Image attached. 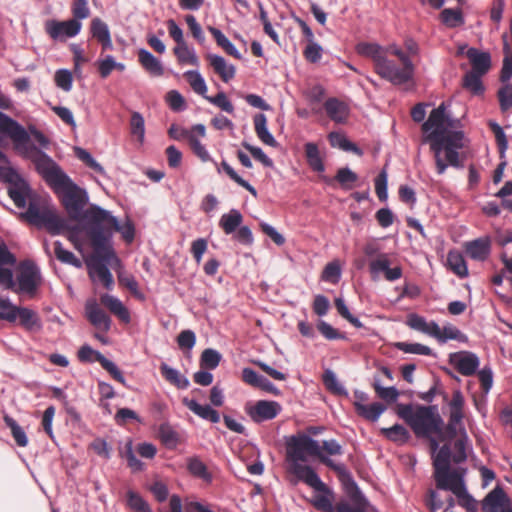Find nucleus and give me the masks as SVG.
I'll list each match as a JSON object with an SVG mask.
<instances>
[{
    "label": "nucleus",
    "mask_w": 512,
    "mask_h": 512,
    "mask_svg": "<svg viewBox=\"0 0 512 512\" xmlns=\"http://www.w3.org/2000/svg\"><path fill=\"white\" fill-rule=\"evenodd\" d=\"M465 399L460 389L453 391L449 402V417L444 422L438 405H416L399 403L397 415L412 429L415 436L429 440L432 453H436L440 442H451L459 436V429L464 426Z\"/></svg>",
    "instance_id": "obj_1"
},
{
    "label": "nucleus",
    "mask_w": 512,
    "mask_h": 512,
    "mask_svg": "<svg viewBox=\"0 0 512 512\" xmlns=\"http://www.w3.org/2000/svg\"><path fill=\"white\" fill-rule=\"evenodd\" d=\"M286 454L292 462L291 472L315 491H328V486L321 480L315 469L309 465H303L300 462L307 461V456H317L322 464L333 470L339 481L344 487L345 492L352 500L358 502L365 501V496L361 492L352 473L344 463H336L333 459L321 451L319 442L305 433H299L286 437Z\"/></svg>",
    "instance_id": "obj_2"
},
{
    "label": "nucleus",
    "mask_w": 512,
    "mask_h": 512,
    "mask_svg": "<svg viewBox=\"0 0 512 512\" xmlns=\"http://www.w3.org/2000/svg\"><path fill=\"white\" fill-rule=\"evenodd\" d=\"M15 176V182L8 187V196L19 209L20 216L37 229H46L52 236L63 235L65 231H77L74 225L64 216L58 215L56 208L46 199L33 191L30 183L15 167L8 169Z\"/></svg>",
    "instance_id": "obj_3"
},
{
    "label": "nucleus",
    "mask_w": 512,
    "mask_h": 512,
    "mask_svg": "<svg viewBox=\"0 0 512 512\" xmlns=\"http://www.w3.org/2000/svg\"><path fill=\"white\" fill-rule=\"evenodd\" d=\"M52 189L59 196L68 216L77 222V229L80 227L89 236L103 207L91 203L88 190L78 185L69 175Z\"/></svg>",
    "instance_id": "obj_4"
},
{
    "label": "nucleus",
    "mask_w": 512,
    "mask_h": 512,
    "mask_svg": "<svg viewBox=\"0 0 512 512\" xmlns=\"http://www.w3.org/2000/svg\"><path fill=\"white\" fill-rule=\"evenodd\" d=\"M0 320L13 326L17 325L28 333H39L44 327L36 310L14 303L9 295L0 296Z\"/></svg>",
    "instance_id": "obj_5"
},
{
    "label": "nucleus",
    "mask_w": 512,
    "mask_h": 512,
    "mask_svg": "<svg viewBox=\"0 0 512 512\" xmlns=\"http://www.w3.org/2000/svg\"><path fill=\"white\" fill-rule=\"evenodd\" d=\"M464 140V131H450L445 138L439 140L440 145H436L437 147L434 146V142L430 143L439 175L443 174L449 165L458 169L463 167L459 159V150L465 147Z\"/></svg>",
    "instance_id": "obj_6"
},
{
    "label": "nucleus",
    "mask_w": 512,
    "mask_h": 512,
    "mask_svg": "<svg viewBox=\"0 0 512 512\" xmlns=\"http://www.w3.org/2000/svg\"><path fill=\"white\" fill-rule=\"evenodd\" d=\"M467 57L471 64V70L464 74L462 87L473 96H483L485 93V85L482 77L486 75L491 68V54L488 51H479L475 47H470L467 50Z\"/></svg>",
    "instance_id": "obj_7"
},
{
    "label": "nucleus",
    "mask_w": 512,
    "mask_h": 512,
    "mask_svg": "<svg viewBox=\"0 0 512 512\" xmlns=\"http://www.w3.org/2000/svg\"><path fill=\"white\" fill-rule=\"evenodd\" d=\"M384 53L396 56L402 63V67H398L393 60H390L389 67L385 70V80L394 86L410 84V87H406L405 90H412L415 85V65L409 55L396 44L385 47Z\"/></svg>",
    "instance_id": "obj_8"
},
{
    "label": "nucleus",
    "mask_w": 512,
    "mask_h": 512,
    "mask_svg": "<svg viewBox=\"0 0 512 512\" xmlns=\"http://www.w3.org/2000/svg\"><path fill=\"white\" fill-rule=\"evenodd\" d=\"M446 110L447 104L442 102L430 112L427 120L423 122L422 130L425 133L422 140L423 143L430 144L434 142V146L437 147L436 145H440L439 140L445 138L450 131H455L449 128H454L456 122L459 121L446 113Z\"/></svg>",
    "instance_id": "obj_9"
},
{
    "label": "nucleus",
    "mask_w": 512,
    "mask_h": 512,
    "mask_svg": "<svg viewBox=\"0 0 512 512\" xmlns=\"http://www.w3.org/2000/svg\"><path fill=\"white\" fill-rule=\"evenodd\" d=\"M436 452L437 454L433 459L436 488L439 490H447V488L450 487L448 481L465 474L466 469H451L450 463L453 461L451 442H444L442 446L439 445Z\"/></svg>",
    "instance_id": "obj_10"
},
{
    "label": "nucleus",
    "mask_w": 512,
    "mask_h": 512,
    "mask_svg": "<svg viewBox=\"0 0 512 512\" xmlns=\"http://www.w3.org/2000/svg\"><path fill=\"white\" fill-rule=\"evenodd\" d=\"M101 211L97 224L94 225L89 236H94V233L97 231H110L112 237L114 236V232H117L125 242L132 243L134 241L136 236V226L129 216H126L124 220H121L117 216L113 215L110 210L103 208Z\"/></svg>",
    "instance_id": "obj_11"
},
{
    "label": "nucleus",
    "mask_w": 512,
    "mask_h": 512,
    "mask_svg": "<svg viewBox=\"0 0 512 512\" xmlns=\"http://www.w3.org/2000/svg\"><path fill=\"white\" fill-rule=\"evenodd\" d=\"M8 138L14 140L17 151L34 148L30 145L27 129L18 120L0 110V145H4Z\"/></svg>",
    "instance_id": "obj_12"
},
{
    "label": "nucleus",
    "mask_w": 512,
    "mask_h": 512,
    "mask_svg": "<svg viewBox=\"0 0 512 512\" xmlns=\"http://www.w3.org/2000/svg\"><path fill=\"white\" fill-rule=\"evenodd\" d=\"M91 240V244L95 251V256L100 258L106 265L111 266L114 269L122 267V262L114 247V240L112 239L111 232H100L94 233V236H88Z\"/></svg>",
    "instance_id": "obj_13"
},
{
    "label": "nucleus",
    "mask_w": 512,
    "mask_h": 512,
    "mask_svg": "<svg viewBox=\"0 0 512 512\" xmlns=\"http://www.w3.org/2000/svg\"><path fill=\"white\" fill-rule=\"evenodd\" d=\"M44 30L54 42H66L67 39L78 36L82 31V27L71 19L59 20L57 18H50L45 21Z\"/></svg>",
    "instance_id": "obj_14"
},
{
    "label": "nucleus",
    "mask_w": 512,
    "mask_h": 512,
    "mask_svg": "<svg viewBox=\"0 0 512 512\" xmlns=\"http://www.w3.org/2000/svg\"><path fill=\"white\" fill-rule=\"evenodd\" d=\"M35 170L52 188L68 175L44 150H39V157L35 162Z\"/></svg>",
    "instance_id": "obj_15"
},
{
    "label": "nucleus",
    "mask_w": 512,
    "mask_h": 512,
    "mask_svg": "<svg viewBox=\"0 0 512 512\" xmlns=\"http://www.w3.org/2000/svg\"><path fill=\"white\" fill-rule=\"evenodd\" d=\"M17 267V257L10 250L5 240L0 236V284L6 289H14L16 281L14 271Z\"/></svg>",
    "instance_id": "obj_16"
},
{
    "label": "nucleus",
    "mask_w": 512,
    "mask_h": 512,
    "mask_svg": "<svg viewBox=\"0 0 512 512\" xmlns=\"http://www.w3.org/2000/svg\"><path fill=\"white\" fill-rule=\"evenodd\" d=\"M357 52L373 60L375 72L385 80V70L389 67L390 59L384 53V47L378 43L363 42L357 45Z\"/></svg>",
    "instance_id": "obj_17"
},
{
    "label": "nucleus",
    "mask_w": 512,
    "mask_h": 512,
    "mask_svg": "<svg viewBox=\"0 0 512 512\" xmlns=\"http://www.w3.org/2000/svg\"><path fill=\"white\" fill-rule=\"evenodd\" d=\"M483 512H512V502L501 485H496L482 501Z\"/></svg>",
    "instance_id": "obj_18"
},
{
    "label": "nucleus",
    "mask_w": 512,
    "mask_h": 512,
    "mask_svg": "<svg viewBox=\"0 0 512 512\" xmlns=\"http://www.w3.org/2000/svg\"><path fill=\"white\" fill-rule=\"evenodd\" d=\"M42 280L41 270L38 264L33 261H27L23 265V270L17 276L19 291L25 294L34 293Z\"/></svg>",
    "instance_id": "obj_19"
},
{
    "label": "nucleus",
    "mask_w": 512,
    "mask_h": 512,
    "mask_svg": "<svg viewBox=\"0 0 512 512\" xmlns=\"http://www.w3.org/2000/svg\"><path fill=\"white\" fill-rule=\"evenodd\" d=\"M85 317L96 329L107 333L112 326V319L99 305L96 298H88L84 305Z\"/></svg>",
    "instance_id": "obj_20"
},
{
    "label": "nucleus",
    "mask_w": 512,
    "mask_h": 512,
    "mask_svg": "<svg viewBox=\"0 0 512 512\" xmlns=\"http://www.w3.org/2000/svg\"><path fill=\"white\" fill-rule=\"evenodd\" d=\"M449 363L462 375L471 376L479 368V357L471 351H458L449 354Z\"/></svg>",
    "instance_id": "obj_21"
},
{
    "label": "nucleus",
    "mask_w": 512,
    "mask_h": 512,
    "mask_svg": "<svg viewBox=\"0 0 512 512\" xmlns=\"http://www.w3.org/2000/svg\"><path fill=\"white\" fill-rule=\"evenodd\" d=\"M102 262L103 261L95 255H90L85 258L89 278L94 282L96 280L95 273L97 272L99 281L107 290L111 291L115 286L114 276L109 267H106Z\"/></svg>",
    "instance_id": "obj_22"
},
{
    "label": "nucleus",
    "mask_w": 512,
    "mask_h": 512,
    "mask_svg": "<svg viewBox=\"0 0 512 512\" xmlns=\"http://www.w3.org/2000/svg\"><path fill=\"white\" fill-rule=\"evenodd\" d=\"M182 404L203 420L209 421L213 424L220 422L221 414L215 409V406L209 404L202 405L196 398L188 397L182 398Z\"/></svg>",
    "instance_id": "obj_23"
},
{
    "label": "nucleus",
    "mask_w": 512,
    "mask_h": 512,
    "mask_svg": "<svg viewBox=\"0 0 512 512\" xmlns=\"http://www.w3.org/2000/svg\"><path fill=\"white\" fill-rule=\"evenodd\" d=\"M358 178L359 177L357 173L351 170L349 167L339 168L334 177L320 175V180L327 186L334 187L335 183L337 182L345 191L352 190Z\"/></svg>",
    "instance_id": "obj_24"
},
{
    "label": "nucleus",
    "mask_w": 512,
    "mask_h": 512,
    "mask_svg": "<svg viewBox=\"0 0 512 512\" xmlns=\"http://www.w3.org/2000/svg\"><path fill=\"white\" fill-rule=\"evenodd\" d=\"M327 116L337 124H345L350 114L348 105L336 97H329L324 102Z\"/></svg>",
    "instance_id": "obj_25"
},
{
    "label": "nucleus",
    "mask_w": 512,
    "mask_h": 512,
    "mask_svg": "<svg viewBox=\"0 0 512 512\" xmlns=\"http://www.w3.org/2000/svg\"><path fill=\"white\" fill-rule=\"evenodd\" d=\"M206 58L209 64L213 67L214 71L220 75L224 83H228L235 77V65L228 63L224 56L209 52L206 54Z\"/></svg>",
    "instance_id": "obj_26"
},
{
    "label": "nucleus",
    "mask_w": 512,
    "mask_h": 512,
    "mask_svg": "<svg viewBox=\"0 0 512 512\" xmlns=\"http://www.w3.org/2000/svg\"><path fill=\"white\" fill-rule=\"evenodd\" d=\"M465 252L472 260L484 262L491 253L489 238H477L466 242Z\"/></svg>",
    "instance_id": "obj_27"
},
{
    "label": "nucleus",
    "mask_w": 512,
    "mask_h": 512,
    "mask_svg": "<svg viewBox=\"0 0 512 512\" xmlns=\"http://www.w3.org/2000/svg\"><path fill=\"white\" fill-rule=\"evenodd\" d=\"M137 56L140 65L152 76H162L164 74V66L162 61L156 57L145 47L137 49Z\"/></svg>",
    "instance_id": "obj_28"
},
{
    "label": "nucleus",
    "mask_w": 512,
    "mask_h": 512,
    "mask_svg": "<svg viewBox=\"0 0 512 512\" xmlns=\"http://www.w3.org/2000/svg\"><path fill=\"white\" fill-rule=\"evenodd\" d=\"M448 485L450 486L447 490L452 491L458 498V503L463 508L467 509L469 507H473L477 505V501L475 498L468 493L467 488L464 482V474L454 478V480L448 481Z\"/></svg>",
    "instance_id": "obj_29"
},
{
    "label": "nucleus",
    "mask_w": 512,
    "mask_h": 512,
    "mask_svg": "<svg viewBox=\"0 0 512 512\" xmlns=\"http://www.w3.org/2000/svg\"><path fill=\"white\" fill-rule=\"evenodd\" d=\"M453 448V462L457 465L465 463L468 459V450H472L465 426L459 429V437L454 441Z\"/></svg>",
    "instance_id": "obj_30"
},
{
    "label": "nucleus",
    "mask_w": 512,
    "mask_h": 512,
    "mask_svg": "<svg viewBox=\"0 0 512 512\" xmlns=\"http://www.w3.org/2000/svg\"><path fill=\"white\" fill-rule=\"evenodd\" d=\"M159 370L162 377L176 388L185 390L190 387L191 383L188 377L182 374L177 368L170 366L166 362H161Z\"/></svg>",
    "instance_id": "obj_31"
},
{
    "label": "nucleus",
    "mask_w": 512,
    "mask_h": 512,
    "mask_svg": "<svg viewBox=\"0 0 512 512\" xmlns=\"http://www.w3.org/2000/svg\"><path fill=\"white\" fill-rule=\"evenodd\" d=\"M328 140L332 147L339 148L345 152H352L355 155L362 157L364 155L363 149L357 144L348 139L343 132L332 131L328 134Z\"/></svg>",
    "instance_id": "obj_32"
},
{
    "label": "nucleus",
    "mask_w": 512,
    "mask_h": 512,
    "mask_svg": "<svg viewBox=\"0 0 512 512\" xmlns=\"http://www.w3.org/2000/svg\"><path fill=\"white\" fill-rule=\"evenodd\" d=\"M243 224V215L237 208H231L221 215L218 225L226 235H232Z\"/></svg>",
    "instance_id": "obj_33"
},
{
    "label": "nucleus",
    "mask_w": 512,
    "mask_h": 512,
    "mask_svg": "<svg viewBox=\"0 0 512 512\" xmlns=\"http://www.w3.org/2000/svg\"><path fill=\"white\" fill-rule=\"evenodd\" d=\"M353 406L359 417L370 422H376L387 409V406L381 402H373L368 405L353 403Z\"/></svg>",
    "instance_id": "obj_34"
},
{
    "label": "nucleus",
    "mask_w": 512,
    "mask_h": 512,
    "mask_svg": "<svg viewBox=\"0 0 512 512\" xmlns=\"http://www.w3.org/2000/svg\"><path fill=\"white\" fill-rule=\"evenodd\" d=\"M304 151L306 156V161L311 168L312 171L319 173L320 175H325V164L323 158L320 154L318 145L314 142H307L304 145Z\"/></svg>",
    "instance_id": "obj_35"
},
{
    "label": "nucleus",
    "mask_w": 512,
    "mask_h": 512,
    "mask_svg": "<svg viewBox=\"0 0 512 512\" xmlns=\"http://www.w3.org/2000/svg\"><path fill=\"white\" fill-rule=\"evenodd\" d=\"M186 468L190 475L201 479L206 483H211L213 480V475L208 470L207 465L197 455L191 456L187 459Z\"/></svg>",
    "instance_id": "obj_36"
},
{
    "label": "nucleus",
    "mask_w": 512,
    "mask_h": 512,
    "mask_svg": "<svg viewBox=\"0 0 512 512\" xmlns=\"http://www.w3.org/2000/svg\"><path fill=\"white\" fill-rule=\"evenodd\" d=\"M208 30L212 34L217 45L221 47L229 56H232L236 59L242 58V54L236 45L224 34L221 29L214 26H209Z\"/></svg>",
    "instance_id": "obj_37"
},
{
    "label": "nucleus",
    "mask_w": 512,
    "mask_h": 512,
    "mask_svg": "<svg viewBox=\"0 0 512 512\" xmlns=\"http://www.w3.org/2000/svg\"><path fill=\"white\" fill-rule=\"evenodd\" d=\"M3 421L9 428L11 436L19 447H26L29 444V438L24 428L8 413L4 412Z\"/></svg>",
    "instance_id": "obj_38"
},
{
    "label": "nucleus",
    "mask_w": 512,
    "mask_h": 512,
    "mask_svg": "<svg viewBox=\"0 0 512 512\" xmlns=\"http://www.w3.org/2000/svg\"><path fill=\"white\" fill-rule=\"evenodd\" d=\"M381 434L389 441L402 446L409 442L411 434L402 424L396 423L391 427L382 428Z\"/></svg>",
    "instance_id": "obj_39"
},
{
    "label": "nucleus",
    "mask_w": 512,
    "mask_h": 512,
    "mask_svg": "<svg viewBox=\"0 0 512 512\" xmlns=\"http://www.w3.org/2000/svg\"><path fill=\"white\" fill-rule=\"evenodd\" d=\"M53 245L54 254L58 261L66 265L73 266L76 269H81L83 267L82 260L79 259L74 252L66 249L60 240L54 241Z\"/></svg>",
    "instance_id": "obj_40"
},
{
    "label": "nucleus",
    "mask_w": 512,
    "mask_h": 512,
    "mask_svg": "<svg viewBox=\"0 0 512 512\" xmlns=\"http://www.w3.org/2000/svg\"><path fill=\"white\" fill-rule=\"evenodd\" d=\"M125 505L133 512H153L148 501L132 488L126 491Z\"/></svg>",
    "instance_id": "obj_41"
},
{
    "label": "nucleus",
    "mask_w": 512,
    "mask_h": 512,
    "mask_svg": "<svg viewBox=\"0 0 512 512\" xmlns=\"http://www.w3.org/2000/svg\"><path fill=\"white\" fill-rule=\"evenodd\" d=\"M77 358L81 363L93 364L98 362L101 366L107 359L101 351L94 349L89 343H84L79 347Z\"/></svg>",
    "instance_id": "obj_42"
},
{
    "label": "nucleus",
    "mask_w": 512,
    "mask_h": 512,
    "mask_svg": "<svg viewBox=\"0 0 512 512\" xmlns=\"http://www.w3.org/2000/svg\"><path fill=\"white\" fill-rule=\"evenodd\" d=\"M27 132L30 135V145L33 146L34 148H31L27 151H18L19 153L25 154L32 150H37L39 152V150L49 148L51 144L50 138L47 135H45L40 129H38L35 125H30Z\"/></svg>",
    "instance_id": "obj_43"
},
{
    "label": "nucleus",
    "mask_w": 512,
    "mask_h": 512,
    "mask_svg": "<svg viewBox=\"0 0 512 512\" xmlns=\"http://www.w3.org/2000/svg\"><path fill=\"white\" fill-rule=\"evenodd\" d=\"M282 411V406L274 400H258V422L276 418Z\"/></svg>",
    "instance_id": "obj_44"
},
{
    "label": "nucleus",
    "mask_w": 512,
    "mask_h": 512,
    "mask_svg": "<svg viewBox=\"0 0 512 512\" xmlns=\"http://www.w3.org/2000/svg\"><path fill=\"white\" fill-rule=\"evenodd\" d=\"M158 434L167 449L173 450L177 448L180 442V436L169 422H164L159 425Z\"/></svg>",
    "instance_id": "obj_45"
},
{
    "label": "nucleus",
    "mask_w": 512,
    "mask_h": 512,
    "mask_svg": "<svg viewBox=\"0 0 512 512\" xmlns=\"http://www.w3.org/2000/svg\"><path fill=\"white\" fill-rule=\"evenodd\" d=\"M503 38V52H504V58L502 62V68L500 70V82L506 83L510 82L512 78V51L510 44L507 40V35L504 34L502 36Z\"/></svg>",
    "instance_id": "obj_46"
},
{
    "label": "nucleus",
    "mask_w": 512,
    "mask_h": 512,
    "mask_svg": "<svg viewBox=\"0 0 512 512\" xmlns=\"http://www.w3.org/2000/svg\"><path fill=\"white\" fill-rule=\"evenodd\" d=\"M447 263L450 269L460 278H465L468 276L469 271L467 267V263L463 257V255L456 251L451 250L447 255Z\"/></svg>",
    "instance_id": "obj_47"
},
{
    "label": "nucleus",
    "mask_w": 512,
    "mask_h": 512,
    "mask_svg": "<svg viewBox=\"0 0 512 512\" xmlns=\"http://www.w3.org/2000/svg\"><path fill=\"white\" fill-rule=\"evenodd\" d=\"M184 76H186L189 84L191 85L193 91L198 95L202 96L205 99V96H208V86L205 81V78L200 73L198 69H190L184 72Z\"/></svg>",
    "instance_id": "obj_48"
},
{
    "label": "nucleus",
    "mask_w": 512,
    "mask_h": 512,
    "mask_svg": "<svg viewBox=\"0 0 512 512\" xmlns=\"http://www.w3.org/2000/svg\"><path fill=\"white\" fill-rule=\"evenodd\" d=\"M120 456L127 460V465L133 472H140L144 470L145 463L136 456L131 438L127 439L124 449L120 450Z\"/></svg>",
    "instance_id": "obj_49"
},
{
    "label": "nucleus",
    "mask_w": 512,
    "mask_h": 512,
    "mask_svg": "<svg viewBox=\"0 0 512 512\" xmlns=\"http://www.w3.org/2000/svg\"><path fill=\"white\" fill-rule=\"evenodd\" d=\"M441 22L448 28H457L465 24L461 8H445L440 13Z\"/></svg>",
    "instance_id": "obj_50"
},
{
    "label": "nucleus",
    "mask_w": 512,
    "mask_h": 512,
    "mask_svg": "<svg viewBox=\"0 0 512 512\" xmlns=\"http://www.w3.org/2000/svg\"><path fill=\"white\" fill-rule=\"evenodd\" d=\"M223 359V355L215 348H206L202 351L199 359L201 368L215 370Z\"/></svg>",
    "instance_id": "obj_51"
},
{
    "label": "nucleus",
    "mask_w": 512,
    "mask_h": 512,
    "mask_svg": "<svg viewBox=\"0 0 512 512\" xmlns=\"http://www.w3.org/2000/svg\"><path fill=\"white\" fill-rule=\"evenodd\" d=\"M71 13L72 17L70 19L83 27V20L91 15L88 0H72Z\"/></svg>",
    "instance_id": "obj_52"
},
{
    "label": "nucleus",
    "mask_w": 512,
    "mask_h": 512,
    "mask_svg": "<svg viewBox=\"0 0 512 512\" xmlns=\"http://www.w3.org/2000/svg\"><path fill=\"white\" fill-rule=\"evenodd\" d=\"M322 379L325 387L334 395L342 397L349 396L347 389L341 383H339L336 374L332 370L327 369L323 373Z\"/></svg>",
    "instance_id": "obj_53"
},
{
    "label": "nucleus",
    "mask_w": 512,
    "mask_h": 512,
    "mask_svg": "<svg viewBox=\"0 0 512 512\" xmlns=\"http://www.w3.org/2000/svg\"><path fill=\"white\" fill-rule=\"evenodd\" d=\"M165 102L175 113L184 112L188 107L186 98L177 89H171L166 93Z\"/></svg>",
    "instance_id": "obj_54"
},
{
    "label": "nucleus",
    "mask_w": 512,
    "mask_h": 512,
    "mask_svg": "<svg viewBox=\"0 0 512 512\" xmlns=\"http://www.w3.org/2000/svg\"><path fill=\"white\" fill-rule=\"evenodd\" d=\"M145 118L139 111H133L130 118V133L138 138L140 144L145 140Z\"/></svg>",
    "instance_id": "obj_55"
},
{
    "label": "nucleus",
    "mask_w": 512,
    "mask_h": 512,
    "mask_svg": "<svg viewBox=\"0 0 512 512\" xmlns=\"http://www.w3.org/2000/svg\"><path fill=\"white\" fill-rule=\"evenodd\" d=\"M394 347L404 353L433 357L436 356V354L430 347L423 345L421 343L396 342L394 344Z\"/></svg>",
    "instance_id": "obj_56"
},
{
    "label": "nucleus",
    "mask_w": 512,
    "mask_h": 512,
    "mask_svg": "<svg viewBox=\"0 0 512 512\" xmlns=\"http://www.w3.org/2000/svg\"><path fill=\"white\" fill-rule=\"evenodd\" d=\"M73 72L68 68H59L54 74V83L57 88L70 92L73 88Z\"/></svg>",
    "instance_id": "obj_57"
},
{
    "label": "nucleus",
    "mask_w": 512,
    "mask_h": 512,
    "mask_svg": "<svg viewBox=\"0 0 512 512\" xmlns=\"http://www.w3.org/2000/svg\"><path fill=\"white\" fill-rule=\"evenodd\" d=\"M488 126L493 131V133L495 135V140H496L498 152H499V158H503L508 149V139L504 132V129L500 124H498L494 120H490L488 122Z\"/></svg>",
    "instance_id": "obj_58"
},
{
    "label": "nucleus",
    "mask_w": 512,
    "mask_h": 512,
    "mask_svg": "<svg viewBox=\"0 0 512 512\" xmlns=\"http://www.w3.org/2000/svg\"><path fill=\"white\" fill-rule=\"evenodd\" d=\"M177 345L179 349L188 353L191 357V352L196 345V333L191 329H184L177 335Z\"/></svg>",
    "instance_id": "obj_59"
},
{
    "label": "nucleus",
    "mask_w": 512,
    "mask_h": 512,
    "mask_svg": "<svg viewBox=\"0 0 512 512\" xmlns=\"http://www.w3.org/2000/svg\"><path fill=\"white\" fill-rule=\"evenodd\" d=\"M205 100L218 107L223 112L228 114H232L234 112V105L224 90H219L216 95L205 96Z\"/></svg>",
    "instance_id": "obj_60"
},
{
    "label": "nucleus",
    "mask_w": 512,
    "mask_h": 512,
    "mask_svg": "<svg viewBox=\"0 0 512 512\" xmlns=\"http://www.w3.org/2000/svg\"><path fill=\"white\" fill-rule=\"evenodd\" d=\"M372 386L378 397L386 401L387 403L396 402L400 393L395 386L384 387L381 385L378 378H374Z\"/></svg>",
    "instance_id": "obj_61"
},
{
    "label": "nucleus",
    "mask_w": 512,
    "mask_h": 512,
    "mask_svg": "<svg viewBox=\"0 0 512 512\" xmlns=\"http://www.w3.org/2000/svg\"><path fill=\"white\" fill-rule=\"evenodd\" d=\"M322 493L312 500L313 506L322 512H337V506L334 508L332 504L333 492L328 487V491H319Z\"/></svg>",
    "instance_id": "obj_62"
},
{
    "label": "nucleus",
    "mask_w": 512,
    "mask_h": 512,
    "mask_svg": "<svg viewBox=\"0 0 512 512\" xmlns=\"http://www.w3.org/2000/svg\"><path fill=\"white\" fill-rule=\"evenodd\" d=\"M114 419L118 425H124L127 422H136L139 424H143V418L132 408L129 407H120L118 408Z\"/></svg>",
    "instance_id": "obj_63"
},
{
    "label": "nucleus",
    "mask_w": 512,
    "mask_h": 512,
    "mask_svg": "<svg viewBox=\"0 0 512 512\" xmlns=\"http://www.w3.org/2000/svg\"><path fill=\"white\" fill-rule=\"evenodd\" d=\"M501 111L505 112L512 108V83H502L497 92Z\"/></svg>",
    "instance_id": "obj_64"
}]
</instances>
